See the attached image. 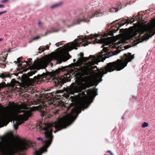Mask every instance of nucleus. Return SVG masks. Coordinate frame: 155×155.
I'll use <instances>...</instances> for the list:
<instances>
[{
	"instance_id": "obj_35",
	"label": "nucleus",
	"mask_w": 155,
	"mask_h": 155,
	"mask_svg": "<svg viewBox=\"0 0 155 155\" xmlns=\"http://www.w3.org/2000/svg\"><path fill=\"white\" fill-rule=\"evenodd\" d=\"M7 12V11L0 12V16L3 15V14L6 13Z\"/></svg>"
},
{
	"instance_id": "obj_4",
	"label": "nucleus",
	"mask_w": 155,
	"mask_h": 155,
	"mask_svg": "<svg viewBox=\"0 0 155 155\" xmlns=\"http://www.w3.org/2000/svg\"><path fill=\"white\" fill-rule=\"evenodd\" d=\"M81 71L83 75L87 76L84 77V79L82 77L78 78V79L81 81L79 83V86L76 85L73 86L71 87H68L64 88V91L68 94L65 95L64 97L67 98L69 97V94H74L75 93H79L82 91L84 90H85L87 87H89L91 86V84L90 81L91 77L90 75L91 74V71L88 64L86 66H84L81 69Z\"/></svg>"
},
{
	"instance_id": "obj_3",
	"label": "nucleus",
	"mask_w": 155,
	"mask_h": 155,
	"mask_svg": "<svg viewBox=\"0 0 155 155\" xmlns=\"http://www.w3.org/2000/svg\"><path fill=\"white\" fill-rule=\"evenodd\" d=\"M62 71V69L59 68L55 71L53 70L51 72L47 71L45 73L44 72L41 75L38 74L35 76L33 80L35 81L38 82L41 81L44 78H47L49 81H50V80L51 81H53L55 86L59 88L61 87L64 83L69 81L71 78V76L69 74L61 76L60 77H58V74Z\"/></svg>"
},
{
	"instance_id": "obj_42",
	"label": "nucleus",
	"mask_w": 155,
	"mask_h": 155,
	"mask_svg": "<svg viewBox=\"0 0 155 155\" xmlns=\"http://www.w3.org/2000/svg\"><path fill=\"white\" fill-rule=\"evenodd\" d=\"M41 24V22H39L38 23V25H40Z\"/></svg>"
},
{
	"instance_id": "obj_31",
	"label": "nucleus",
	"mask_w": 155,
	"mask_h": 155,
	"mask_svg": "<svg viewBox=\"0 0 155 155\" xmlns=\"http://www.w3.org/2000/svg\"><path fill=\"white\" fill-rule=\"evenodd\" d=\"M45 50V48H41V47H40L38 49V50L39 51H40L41 50V51H39L38 53H40L41 52L44 51Z\"/></svg>"
},
{
	"instance_id": "obj_26",
	"label": "nucleus",
	"mask_w": 155,
	"mask_h": 155,
	"mask_svg": "<svg viewBox=\"0 0 155 155\" xmlns=\"http://www.w3.org/2000/svg\"><path fill=\"white\" fill-rule=\"evenodd\" d=\"M67 55L65 56V58L66 59L65 60V61H67V60L69 59L71 57V56L69 55L68 52H67Z\"/></svg>"
},
{
	"instance_id": "obj_43",
	"label": "nucleus",
	"mask_w": 155,
	"mask_h": 155,
	"mask_svg": "<svg viewBox=\"0 0 155 155\" xmlns=\"http://www.w3.org/2000/svg\"><path fill=\"white\" fill-rule=\"evenodd\" d=\"M68 48H69V49L70 48V46H69V45H68Z\"/></svg>"
},
{
	"instance_id": "obj_41",
	"label": "nucleus",
	"mask_w": 155,
	"mask_h": 155,
	"mask_svg": "<svg viewBox=\"0 0 155 155\" xmlns=\"http://www.w3.org/2000/svg\"><path fill=\"white\" fill-rule=\"evenodd\" d=\"M61 100H60V101H58V104H57V106H58V105H59L60 104V101H61Z\"/></svg>"
},
{
	"instance_id": "obj_25",
	"label": "nucleus",
	"mask_w": 155,
	"mask_h": 155,
	"mask_svg": "<svg viewBox=\"0 0 155 155\" xmlns=\"http://www.w3.org/2000/svg\"><path fill=\"white\" fill-rule=\"evenodd\" d=\"M80 56L83 59H86V60H88L89 58H90L89 57H88V58H84V54H83V53H82V52H81L80 53Z\"/></svg>"
},
{
	"instance_id": "obj_47",
	"label": "nucleus",
	"mask_w": 155,
	"mask_h": 155,
	"mask_svg": "<svg viewBox=\"0 0 155 155\" xmlns=\"http://www.w3.org/2000/svg\"><path fill=\"white\" fill-rule=\"evenodd\" d=\"M103 39H103V38L101 39V40H103Z\"/></svg>"
},
{
	"instance_id": "obj_45",
	"label": "nucleus",
	"mask_w": 155,
	"mask_h": 155,
	"mask_svg": "<svg viewBox=\"0 0 155 155\" xmlns=\"http://www.w3.org/2000/svg\"><path fill=\"white\" fill-rule=\"evenodd\" d=\"M119 28V27L117 28V30H118V29H118Z\"/></svg>"
},
{
	"instance_id": "obj_46",
	"label": "nucleus",
	"mask_w": 155,
	"mask_h": 155,
	"mask_svg": "<svg viewBox=\"0 0 155 155\" xmlns=\"http://www.w3.org/2000/svg\"><path fill=\"white\" fill-rule=\"evenodd\" d=\"M75 61V59L74 60V62Z\"/></svg>"
},
{
	"instance_id": "obj_22",
	"label": "nucleus",
	"mask_w": 155,
	"mask_h": 155,
	"mask_svg": "<svg viewBox=\"0 0 155 155\" xmlns=\"http://www.w3.org/2000/svg\"><path fill=\"white\" fill-rule=\"evenodd\" d=\"M7 87L6 84L4 82L0 83V89Z\"/></svg>"
},
{
	"instance_id": "obj_21",
	"label": "nucleus",
	"mask_w": 155,
	"mask_h": 155,
	"mask_svg": "<svg viewBox=\"0 0 155 155\" xmlns=\"http://www.w3.org/2000/svg\"><path fill=\"white\" fill-rule=\"evenodd\" d=\"M55 97V99L56 100H61V99L63 97V95L59 94H57L56 95Z\"/></svg>"
},
{
	"instance_id": "obj_1",
	"label": "nucleus",
	"mask_w": 155,
	"mask_h": 155,
	"mask_svg": "<svg viewBox=\"0 0 155 155\" xmlns=\"http://www.w3.org/2000/svg\"><path fill=\"white\" fill-rule=\"evenodd\" d=\"M89 57L92 58L91 61L87 63L88 65L90 68L91 71L95 68H97L95 71L97 72L94 73L93 77L96 81L99 83L102 81V78L104 74L108 72H111L115 70L120 71L126 66L128 63L130 61L134 58V55H132L130 53L124 54V55L121 57V59H118L116 61L107 63L104 68L98 69L96 66H93L96 64L97 59L95 56L90 55Z\"/></svg>"
},
{
	"instance_id": "obj_28",
	"label": "nucleus",
	"mask_w": 155,
	"mask_h": 155,
	"mask_svg": "<svg viewBox=\"0 0 155 155\" xmlns=\"http://www.w3.org/2000/svg\"><path fill=\"white\" fill-rule=\"evenodd\" d=\"M148 124L147 122H144L142 125V127L143 128H145L148 127Z\"/></svg>"
},
{
	"instance_id": "obj_19",
	"label": "nucleus",
	"mask_w": 155,
	"mask_h": 155,
	"mask_svg": "<svg viewBox=\"0 0 155 155\" xmlns=\"http://www.w3.org/2000/svg\"><path fill=\"white\" fill-rule=\"evenodd\" d=\"M19 84V82L16 81L15 79H13L11 82L10 85L11 86H14L15 85H16V84Z\"/></svg>"
},
{
	"instance_id": "obj_11",
	"label": "nucleus",
	"mask_w": 155,
	"mask_h": 155,
	"mask_svg": "<svg viewBox=\"0 0 155 155\" xmlns=\"http://www.w3.org/2000/svg\"><path fill=\"white\" fill-rule=\"evenodd\" d=\"M87 92L88 96L89 97H91L94 95L96 96L97 94V90L95 89L94 90H91V89H89L86 91Z\"/></svg>"
},
{
	"instance_id": "obj_30",
	"label": "nucleus",
	"mask_w": 155,
	"mask_h": 155,
	"mask_svg": "<svg viewBox=\"0 0 155 155\" xmlns=\"http://www.w3.org/2000/svg\"><path fill=\"white\" fill-rule=\"evenodd\" d=\"M138 31H133L132 33V35L134 37H136L138 34Z\"/></svg>"
},
{
	"instance_id": "obj_7",
	"label": "nucleus",
	"mask_w": 155,
	"mask_h": 155,
	"mask_svg": "<svg viewBox=\"0 0 155 155\" xmlns=\"http://www.w3.org/2000/svg\"><path fill=\"white\" fill-rule=\"evenodd\" d=\"M98 35H91L89 36H85L84 38H82L81 41L82 42H86L82 44V46H85L89 44H95L99 43L100 41L97 39L96 37H97Z\"/></svg>"
},
{
	"instance_id": "obj_37",
	"label": "nucleus",
	"mask_w": 155,
	"mask_h": 155,
	"mask_svg": "<svg viewBox=\"0 0 155 155\" xmlns=\"http://www.w3.org/2000/svg\"><path fill=\"white\" fill-rule=\"evenodd\" d=\"M107 153H110L111 155H114L113 153L110 150H108L107 151Z\"/></svg>"
},
{
	"instance_id": "obj_29",
	"label": "nucleus",
	"mask_w": 155,
	"mask_h": 155,
	"mask_svg": "<svg viewBox=\"0 0 155 155\" xmlns=\"http://www.w3.org/2000/svg\"><path fill=\"white\" fill-rule=\"evenodd\" d=\"M136 19H137V20H141V18L140 16V14L139 13V12L138 13V14L136 16Z\"/></svg>"
},
{
	"instance_id": "obj_18",
	"label": "nucleus",
	"mask_w": 155,
	"mask_h": 155,
	"mask_svg": "<svg viewBox=\"0 0 155 155\" xmlns=\"http://www.w3.org/2000/svg\"><path fill=\"white\" fill-rule=\"evenodd\" d=\"M100 14H101L100 12L96 11L94 14L91 15V16H89L88 18H91L94 16L97 17L99 16Z\"/></svg>"
},
{
	"instance_id": "obj_49",
	"label": "nucleus",
	"mask_w": 155,
	"mask_h": 155,
	"mask_svg": "<svg viewBox=\"0 0 155 155\" xmlns=\"http://www.w3.org/2000/svg\"><path fill=\"white\" fill-rule=\"evenodd\" d=\"M58 93H55L56 94H57Z\"/></svg>"
},
{
	"instance_id": "obj_2",
	"label": "nucleus",
	"mask_w": 155,
	"mask_h": 155,
	"mask_svg": "<svg viewBox=\"0 0 155 155\" xmlns=\"http://www.w3.org/2000/svg\"><path fill=\"white\" fill-rule=\"evenodd\" d=\"M28 109L27 104L25 103L19 105L12 102L8 107L6 116L0 117V125L4 124L7 121H12L15 119L13 122L14 128L16 130L17 129L18 126L27 120L28 118L31 116L32 113L31 111L27 110L23 115H18V114L25 111L21 110V109L28 110Z\"/></svg>"
},
{
	"instance_id": "obj_16",
	"label": "nucleus",
	"mask_w": 155,
	"mask_h": 155,
	"mask_svg": "<svg viewBox=\"0 0 155 155\" xmlns=\"http://www.w3.org/2000/svg\"><path fill=\"white\" fill-rule=\"evenodd\" d=\"M11 75L8 73L5 72L0 74V78H11Z\"/></svg>"
},
{
	"instance_id": "obj_32",
	"label": "nucleus",
	"mask_w": 155,
	"mask_h": 155,
	"mask_svg": "<svg viewBox=\"0 0 155 155\" xmlns=\"http://www.w3.org/2000/svg\"><path fill=\"white\" fill-rule=\"evenodd\" d=\"M110 11H114L115 12H116L118 10L117 8H112L110 9Z\"/></svg>"
},
{
	"instance_id": "obj_24",
	"label": "nucleus",
	"mask_w": 155,
	"mask_h": 155,
	"mask_svg": "<svg viewBox=\"0 0 155 155\" xmlns=\"http://www.w3.org/2000/svg\"><path fill=\"white\" fill-rule=\"evenodd\" d=\"M72 46L75 48V49H77V48H76L77 47H78L80 46V44L78 43H73L72 45Z\"/></svg>"
},
{
	"instance_id": "obj_14",
	"label": "nucleus",
	"mask_w": 155,
	"mask_h": 155,
	"mask_svg": "<svg viewBox=\"0 0 155 155\" xmlns=\"http://www.w3.org/2000/svg\"><path fill=\"white\" fill-rule=\"evenodd\" d=\"M81 112V110L78 107H74L72 109L71 112L72 114H78Z\"/></svg>"
},
{
	"instance_id": "obj_13",
	"label": "nucleus",
	"mask_w": 155,
	"mask_h": 155,
	"mask_svg": "<svg viewBox=\"0 0 155 155\" xmlns=\"http://www.w3.org/2000/svg\"><path fill=\"white\" fill-rule=\"evenodd\" d=\"M22 58V57H20L17 59V62L18 64V66L19 67H20L21 68L20 69L23 70V71L24 72L28 70L27 68L24 69L23 66L24 64H23L22 63H24V62H22L21 60Z\"/></svg>"
},
{
	"instance_id": "obj_8",
	"label": "nucleus",
	"mask_w": 155,
	"mask_h": 155,
	"mask_svg": "<svg viewBox=\"0 0 155 155\" xmlns=\"http://www.w3.org/2000/svg\"><path fill=\"white\" fill-rule=\"evenodd\" d=\"M89 21V19L86 18H83V19H81L79 18H78L75 20L72 23H71V20L70 19H68L64 20L63 22L69 28L76 25L79 24L81 22H88Z\"/></svg>"
},
{
	"instance_id": "obj_6",
	"label": "nucleus",
	"mask_w": 155,
	"mask_h": 155,
	"mask_svg": "<svg viewBox=\"0 0 155 155\" xmlns=\"http://www.w3.org/2000/svg\"><path fill=\"white\" fill-rule=\"evenodd\" d=\"M48 104L46 103L45 104L40 105L38 106L33 107L31 108V110L34 111L36 110H38L40 113V115L41 116L42 119L45 120L47 118H49L48 112L46 111L48 105H51V102H47Z\"/></svg>"
},
{
	"instance_id": "obj_34",
	"label": "nucleus",
	"mask_w": 155,
	"mask_h": 155,
	"mask_svg": "<svg viewBox=\"0 0 155 155\" xmlns=\"http://www.w3.org/2000/svg\"><path fill=\"white\" fill-rule=\"evenodd\" d=\"M53 31H47L46 33H45V35H47L48 34H49V33H51V32H52Z\"/></svg>"
},
{
	"instance_id": "obj_40",
	"label": "nucleus",
	"mask_w": 155,
	"mask_h": 155,
	"mask_svg": "<svg viewBox=\"0 0 155 155\" xmlns=\"http://www.w3.org/2000/svg\"><path fill=\"white\" fill-rule=\"evenodd\" d=\"M49 46H48L47 45V46H46V48L45 49V50L46 49L48 50L49 49Z\"/></svg>"
},
{
	"instance_id": "obj_23",
	"label": "nucleus",
	"mask_w": 155,
	"mask_h": 155,
	"mask_svg": "<svg viewBox=\"0 0 155 155\" xmlns=\"http://www.w3.org/2000/svg\"><path fill=\"white\" fill-rule=\"evenodd\" d=\"M37 71L35 70H33V71H31L28 73V75L29 76H31L33 74H34Z\"/></svg>"
},
{
	"instance_id": "obj_36",
	"label": "nucleus",
	"mask_w": 155,
	"mask_h": 155,
	"mask_svg": "<svg viewBox=\"0 0 155 155\" xmlns=\"http://www.w3.org/2000/svg\"><path fill=\"white\" fill-rule=\"evenodd\" d=\"M8 2V0H2L1 1V2L4 3Z\"/></svg>"
},
{
	"instance_id": "obj_33",
	"label": "nucleus",
	"mask_w": 155,
	"mask_h": 155,
	"mask_svg": "<svg viewBox=\"0 0 155 155\" xmlns=\"http://www.w3.org/2000/svg\"><path fill=\"white\" fill-rule=\"evenodd\" d=\"M40 37V36H37L33 38L32 40H35L39 39Z\"/></svg>"
},
{
	"instance_id": "obj_39",
	"label": "nucleus",
	"mask_w": 155,
	"mask_h": 155,
	"mask_svg": "<svg viewBox=\"0 0 155 155\" xmlns=\"http://www.w3.org/2000/svg\"><path fill=\"white\" fill-rule=\"evenodd\" d=\"M4 8V5H3L0 4V8Z\"/></svg>"
},
{
	"instance_id": "obj_20",
	"label": "nucleus",
	"mask_w": 155,
	"mask_h": 155,
	"mask_svg": "<svg viewBox=\"0 0 155 155\" xmlns=\"http://www.w3.org/2000/svg\"><path fill=\"white\" fill-rule=\"evenodd\" d=\"M142 33L140 34L138 36V40L140 42H142L146 39L144 37L141 35H142Z\"/></svg>"
},
{
	"instance_id": "obj_15",
	"label": "nucleus",
	"mask_w": 155,
	"mask_h": 155,
	"mask_svg": "<svg viewBox=\"0 0 155 155\" xmlns=\"http://www.w3.org/2000/svg\"><path fill=\"white\" fill-rule=\"evenodd\" d=\"M8 54H6V55L5 54L4 56L2 55L0 56V63L1 64H2V63H3L5 61V60L6 59L7 56ZM4 66H5L6 65L5 64H3Z\"/></svg>"
},
{
	"instance_id": "obj_48",
	"label": "nucleus",
	"mask_w": 155,
	"mask_h": 155,
	"mask_svg": "<svg viewBox=\"0 0 155 155\" xmlns=\"http://www.w3.org/2000/svg\"><path fill=\"white\" fill-rule=\"evenodd\" d=\"M60 94H62V93H60Z\"/></svg>"
},
{
	"instance_id": "obj_5",
	"label": "nucleus",
	"mask_w": 155,
	"mask_h": 155,
	"mask_svg": "<svg viewBox=\"0 0 155 155\" xmlns=\"http://www.w3.org/2000/svg\"><path fill=\"white\" fill-rule=\"evenodd\" d=\"M103 47V51L99 53L97 56V58L100 61H103L107 58H109L113 55L117 54L121 51L120 50H117L116 51H110L109 49L107 47Z\"/></svg>"
},
{
	"instance_id": "obj_38",
	"label": "nucleus",
	"mask_w": 155,
	"mask_h": 155,
	"mask_svg": "<svg viewBox=\"0 0 155 155\" xmlns=\"http://www.w3.org/2000/svg\"><path fill=\"white\" fill-rule=\"evenodd\" d=\"M82 93L85 97H88L85 94V92H84L82 91Z\"/></svg>"
},
{
	"instance_id": "obj_9",
	"label": "nucleus",
	"mask_w": 155,
	"mask_h": 155,
	"mask_svg": "<svg viewBox=\"0 0 155 155\" xmlns=\"http://www.w3.org/2000/svg\"><path fill=\"white\" fill-rule=\"evenodd\" d=\"M47 62L45 61L41 62L36 61L34 62L33 66L34 68L36 70H39L40 69H44L46 68L48 65Z\"/></svg>"
},
{
	"instance_id": "obj_17",
	"label": "nucleus",
	"mask_w": 155,
	"mask_h": 155,
	"mask_svg": "<svg viewBox=\"0 0 155 155\" xmlns=\"http://www.w3.org/2000/svg\"><path fill=\"white\" fill-rule=\"evenodd\" d=\"M31 58H29L28 59V61H25L24 63H25L26 64H24V66H23L24 69L26 68H25L28 66H30L32 64V63H31V61L32 60Z\"/></svg>"
},
{
	"instance_id": "obj_27",
	"label": "nucleus",
	"mask_w": 155,
	"mask_h": 155,
	"mask_svg": "<svg viewBox=\"0 0 155 155\" xmlns=\"http://www.w3.org/2000/svg\"><path fill=\"white\" fill-rule=\"evenodd\" d=\"M61 3H59V4H57L51 6V8H55L57 7L58 6H60L61 5Z\"/></svg>"
},
{
	"instance_id": "obj_10",
	"label": "nucleus",
	"mask_w": 155,
	"mask_h": 155,
	"mask_svg": "<svg viewBox=\"0 0 155 155\" xmlns=\"http://www.w3.org/2000/svg\"><path fill=\"white\" fill-rule=\"evenodd\" d=\"M132 19L134 20V21H131L130 19H127V20H122L119 23H118V25L119 26H121L122 25H124L126 24H129L130 23L131 24L133 23L134 21V20L133 18H132Z\"/></svg>"
},
{
	"instance_id": "obj_12",
	"label": "nucleus",
	"mask_w": 155,
	"mask_h": 155,
	"mask_svg": "<svg viewBox=\"0 0 155 155\" xmlns=\"http://www.w3.org/2000/svg\"><path fill=\"white\" fill-rule=\"evenodd\" d=\"M64 56V54L62 53L55 54L53 55V58L55 60H61L63 59Z\"/></svg>"
},
{
	"instance_id": "obj_44",
	"label": "nucleus",
	"mask_w": 155,
	"mask_h": 155,
	"mask_svg": "<svg viewBox=\"0 0 155 155\" xmlns=\"http://www.w3.org/2000/svg\"><path fill=\"white\" fill-rule=\"evenodd\" d=\"M32 41H33V40H32V41H29V43H31V42H32Z\"/></svg>"
}]
</instances>
